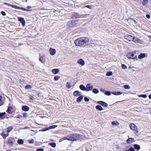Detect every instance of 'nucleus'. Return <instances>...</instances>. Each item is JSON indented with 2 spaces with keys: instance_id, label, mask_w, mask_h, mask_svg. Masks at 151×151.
I'll use <instances>...</instances> for the list:
<instances>
[{
  "instance_id": "a878e982",
  "label": "nucleus",
  "mask_w": 151,
  "mask_h": 151,
  "mask_svg": "<svg viewBox=\"0 0 151 151\" xmlns=\"http://www.w3.org/2000/svg\"><path fill=\"white\" fill-rule=\"evenodd\" d=\"M96 108L97 109L100 111H102L103 109L102 107H101V106L99 105H97L96 106Z\"/></svg>"
},
{
  "instance_id": "9b49d317",
  "label": "nucleus",
  "mask_w": 151,
  "mask_h": 151,
  "mask_svg": "<svg viewBox=\"0 0 151 151\" xmlns=\"http://www.w3.org/2000/svg\"><path fill=\"white\" fill-rule=\"evenodd\" d=\"M12 107L11 106H9L6 111V112L9 114H12L14 111L12 110Z\"/></svg>"
},
{
  "instance_id": "c85d7f7f",
  "label": "nucleus",
  "mask_w": 151,
  "mask_h": 151,
  "mask_svg": "<svg viewBox=\"0 0 151 151\" xmlns=\"http://www.w3.org/2000/svg\"><path fill=\"white\" fill-rule=\"evenodd\" d=\"M0 134L1 136L3 137V139H6V134L4 131H3L2 133H1Z\"/></svg>"
},
{
  "instance_id": "ea45409f",
  "label": "nucleus",
  "mask_w": 151,
  "mask_h": 151,
  "mask_svg": "<svg viewBox=\"0 0 151 151\" xmlns=\"http://www.w3.org/2000/svg\"><path fill=\"white\" fill-rule=\"evenodd\" d=\"M52 72L53 74H57V68L53 69L52 70Z\"/></svg>"
},
{
  "instance_id": "72a5a7b5",
  "label": "nucleus",
  "mask_w": 151,
  "mask_h": 151,
  "mask_svg": "<svg viewBox=\"0 0 151 151\" xmlns=\"http://www.w3.org/2000/svg\"><path fill=\"white\" fill-rule=\"evenodd\" d=\"M111 124L113 125H118L119 123L116 121H113L111 122Z\"/></svg>"
},
{
  "instance_id": "69168bd1",
  "label": "nucleus",
  "mask_w": 151,
  "mask_h": 151,
  "mask_svg": "<svg viewBox=\"0 0 151 151\" xmlns=\"http://www.w3.org/2000/svg\"><path fill=\"white\" fill-rule=\"evenodd\" d=\"M100 91H102V92H104V90H102L101 89H100Z\"/></svg>"
},
{
  "instance_id": "412c9836",
  "label": "nucleus",
  "mask_w": 151,
  "mask_h": 151,
  "mask_svg": "<svg viewBox=\"0 0 151 151\" xmlns=\"http://www.w3.org/2000/svg\"><path fill=\"white\" fill-rule=\"evenodd\" d=\"M72 84V82L70 81L68 82L66 85V87L68 88H69L71 87Z\"/></svg>"
},
{
  "instance_id": "f257e3e1",
  "label": "nucleus",
  "mask_w": 151,
  "mask_h": 151,
  "mask_svg": "<svg viewBox=\"0 0 151 151\" xmlns=\"http://www.w3.org/2000/svg\"><path fill=\"white\" fill-rule=\"evenodd\" d=\"M89 41V38L83 37L76 39L75 41V43L76 46L81 47L85 43L88 42Z\"/></svg>"
},
{
  "instance_id": "7c9ffc66",
  "label": "nucleus",
  "mask_w": 151,
  "mask_h": 151,
  "mask_svg": "<svg viewBox=\"0 0 151 151\" xmlns=\"http://www.w3.org/2000/svg\"><path fill=\"white\" fill-rule=\"evenodd\" d=\"M13 127L12 126L8 127L7 128V133H9L13 129Z\"/></svg>"
},
{
  "instance_id": "39448f33",
  "label": "nucleus",
  "mask_w": 151,
  "mask_h": 151,
  "mask_svg": "<svg viewBox=\"0 0 151 151\" xmlns=\"http://www.w3.org/2000/svg\"><path fill=\"white\" fill-rule=\"evenodd\" d=\"M77 23V21H70L68 22L67 25L69 27H73L75 26Z\"/></svg>"
},
{
  "instance_id": "13d9d810",
  "label": "nucleus",
  "mask_w": 151,
  "mask_h": 151,
  "mask_svg": "<svg viewBox=\"0 0 151 151\" xmlns=\"http://www.w3.org/2000/svg\"><path fill=\"white\" fill-rule=\"evenodd\" d=\"M54 80L55 81H57V76H55L54 77Z\"/></svg>"
},
{
  "instance_id": "a211bd4d",
  "label": "nucleus",
  "mask_w": 151,
  "mask_h": 151,
  "mask_svg": "<svg viewBox=\"0 0 151 151\" xmlns=\"http://www.w3.org/2000/svg\"><path fill=\"white\" fill-rule=\"evenodd\" d=\"M39 60L42 63H44L45 62V57L42 56L39 58Z\"/></svg>"
},
{
  "instance_id": "6ab92c4d",
  "label": "nucleus",
  "mask_w": 151,
  "mask_h": 151,
  "mask_svg": "<svg viewBox=\"0 0 151 151\" xmlns=\"http://www.w3.org/2000/svg\"><path fill=\"white\" fill-rule=\"evenodd\" d=\"M81 94L82 93L81 92L77 91H75L73 92V95L75 96H80Z\"/></svg>"
},
{
  "instance_id": "bf43d9fd",
  "label": "nucleus",
  "mask_w": 151,
  "mask_h": 151,
  "mask_svg": "<svg viewBox=\"0 0 151 151\" xmlns=\"http://www.w3.org/2000/svg\"><path fill=\"white\" fill-rule=\"evenodd\" d=\"M9 133H7L6 134V137L9 136Z\"/></svg>"
},
{
  "instance_id": "2f4dec72",
  "label": "nucleus",
  "mask_w": 151,
  "mask_h": 151,
  "mask_svg": "<svg viewBox=\"0 0 151 151\" xmlns=\"http://www.w3.org/2000/svg\"><path fill=\"white\" fill-rule=\"evenodd\" d=\"M83 96H80L78 97L77 99V101L78 102H80L81 101V100L83 99Z\"/></svg>"
},
{
  "instance_id": "603ef678",
  "label": "nucleus",
  "mask_w": 151,
  "mask_h": 151,
  "mask_svg": "<svg viewBox=\"0 0 151 151\" xmlns=\"http://www.w3.org/2000/svg\"><path fill=\"white\" fill-rule=\"evenodd\" d=\"M84 100L86 102H87L89 100V99L88 98H87L86 97H85L84 98Z\"/></svg>"
},
{
  "instance_id": "f8f14e48",
  "label": "nucleus",
  "mask_w": 151,
  "mask_h": 151,
  "mask_svg": "<svg viewBox=\"0 0 151 151\" xmlns=\"http://www.w3.org/2000/svg\"><path fill=\"white\" fill-rule=\"evenodd\" d=\"M49 52L51 55H53L55 54L56 51L55 49L50 48L49 50Z\"/></svg>"
},
{
  "instance_id": "2eb2a0df",
  "label": "nucleus",
  "mask_w": 151,
  "mask_h": 151,
  "mask_svg": "<svg viewBox=\"0 0 151 151\" xmlns=\"http://www.w3.org/2000/svg\"><path fill=\"white\" fill-rule=\"evenodd\" d=\"M77 63L82 66H83L85 65V62L82 59H80L77 61Z\"/></svg>"
},
{
  "instance_id": "864d4df0",
  "label": "nucleus",
  "mask_w": 151,
  "mask_h": 151,
  "mask_svg": "<svg viewBox=\"0 0 151 151\" xmlns=\"http://www.w3.org/2000/svg\"><path fill=\"white\" fill-rule=\"evenodd\" d=\"M29 98L31 100H34L35 99V98L32 96H30Z\"/></svg>"
},
{
  "instance_id": "3c124183",
  "label": "nucleus",
  "mask_w": 151,
  "mask_h": 151,
  "mask_svg": "<svg viewBox=\"0 0 151 151\" xmlns=\"http://www.w3.org/2000/svg\"><path fill=\"white\" fill-rule=\"evenodd\" d=\"M22 117V115H20L19 114L17 116H16V118L19 119L21 118Z\"/></svg>"
},
{
  "instance_id": "c03bdc74",
  "label": "nucleus",
  "mask_w": 151,
  "mask_h": 151,
  "mask_svg": "<svg viewBox=\"0 0 151 151\" xmlns=\"http://www.w3.org/2000/svg\"><path fill=\"white\" fill-rule=\"evenodd\" d=\"M124 88L125 89H129L130 88V86L127 85H126L124 86Z\"/></svg>"
},
{
  "instance_id": "f03ea898",
  "label": "nucleus",
  "mask_w": 151,
  "mask_h": 151,
  "mask_svg": "<svg viewBox=\"0 0 151 151\" xmlns=\"http://www.w3.org/2000/svg\"><path fill=\"white\" fill-rule=\"evenodd\" d=\"M81 135L79 134H73L69 136H65L62 138L63 140L67 139L71 141H76L80 139Z\"/></svg>"
},
{
  "instance_id": "f704fd0d",
  "label": "nucleus",
  "mask_w": 151,
  "mask_h": 151,
  "mask_svg": "<svg viewBox=\"0 0 151 151\" xmlns=\"http://www.w3.org/2000/svg\"><path fill=\"white\" fill-rule=\"evenodd\" d=\"M92 92L94 93L97 94L99 93V90L96 88H94L92 90Z\"/></svg>"
},
{
  "instance_id": "5fc2aeb1",
  "label": "nucleus",
  "mask_w": 151,
  "mask_h": 151,
  "mask_svg": "<svg viewBox=\"0 0 151 151\" xmlns=\"http://www.w3.org/2000/svg\"><path fill=\"white\" fill-rule=\"evenodd\" d=\"M23 116L24 118H26L27 117V114L26 113H23Z\"/></svg>"
},
{
  "instance_id": "e2e57ef3",
  "label": "nucleus",
  "mask_w": 151,
  "mask_h": 151,
  "mask_svg": "<svg viewBox=\"0 0 151 151\" xmlns=\"http://www.w3.org/2000/svg\"><path fill=\"white\" fill-rule=\"evenodd\" d=\"M149 99H151V94L149 95Z\"/></svg>"
},
{
  "instance_id": "58836bf2",
  "label": "nucleus",
  "mask_w": 151,
  "mask_h": 151,
  "mask_svg": "<svg viewBox=\"0 0 151 151\" xmlns=\"http://www.w3.org/2000/svg\"><path fill=\"white\" fill-rule=\"evenodd\" d=\"M105 94L106 95L110 96L111 94V93L110 91H106L105 92Z\"/></svg>"
},
{
  "instance_id": "4468645a",
  "label": "nucleus",
  "mask_w": 151,
  "mask_h": 151,
  "mask_svg": "<svg viewBox=\"0 0 151 151\" xmlns=\"http://www.w3.org/2000/svg\"><path fill=\"white\" fill-rule=\"evenodd\" d=\"M131 129L133 131L136 130L137 129L136 126L133 123H131L129 125Z\"/></svg>"
},
{
  "instance_id": "cd10ccee",
  "label": "nucleus",
  "mask_w": 151,
  "mask_h": 151,
  "mask_svg": "<svg viewBox=\"0 0 151 151\" xmlns=\"http://www.w3.org/2000/svg\"><path fill=\"white\" fill-rule=\"evenodd\" d=\"M79 88L81 90L84 91H86V87H85L83 85H80L79 86Z\"/></svg>"
},
{
  "instance_id": "aec40b11",
  "label": "nucleus",
  "mask_w": 151,
  "mask_h": 151,
  "mask_svg": "<svg viewBox=\"0 0 151 151\" xmlns=\"http://www.w3.org/2000/svg\"><path fill=\"white\" fill-rule=\"evenodd\" d=\"M145 54L144 53H141L138 56V58L139 59H142L145 57Z\"/></svg>"
},
{
  "instance_id": "7ed1b4c3",
  "label": "nucleus",
  "mask_w": 151,
  "mask_h": 151,
  "mask_svg": "<svg viewBox=\"0 0 151 151\" xmlns=\"http://www.w3.org/2000/svg\"><path fill=\"white\" fill-rule=\"evenodd\" d=\"M8 6L11 7L13 8H14L15 9H21L22 10L26 11V12H31L32 11V9H26L25 8H23V7H20L18 6H17L13 4H10L8 3Z\"/></svg>"
},
{
  "instance_id": "8fccbe9b",
  "label": "nucleus",
  "mask_w": 151,
  "mask_h": 151,
  "mask_svg": "<svg viewBox=\"0 0 151 151\" xmlns=\"http://www.w3.org/2000/svg\"><path fill=\"white\" fill-rule=\"evenodd\" d=\"M1 14L3 16H5L6 15V13L4 11H2L1 12Z\"/></svg>"
},
{
  "instance_id": "49530a36",
  "label": "nucleus",
  "mask_w": 151,
  "mask_h": 151,
  "mask_svg": "<svg viewBox=\"0 0 151 151\" xmlns=\"http://www.w3.org/2000/svg\"><path fill=\"white\" fill-rule=\"evenodd\" d=\"M2 97L1 96H0V106H1L3 104V101L2 100Z\"/></svg>"
},
{
  "instance_id": "4be33fe9",
  "label": "nucleus",
  "mask_w": 151,
  "mask_h": 151,
  "mask_svg": "<svg viewBox=\"0 0 151 151\" xmlns=\"http://www.w3.org/2000/svg\"><path fill=\"white\" fill-rule=\"evenodd\" d=\"M134 138H130L127 140V142L128 143H131L133 142L134 141Z\"/></svg>"
},
{
  "instance_id": "f3484780",
  "label": "nucleus",
  "mask_w": 151,
  "mask_h": 151,
  "mask_svg": "<svg viewBox=\"0 0 151 151\" xmlns=\"http://www.w3.org/2000/svg\"><path fill=\"white\" fill-rule=\"evenodd\" d=\"M6 114L5 112H3L0 113V118L3 119L5 118L6 116L5 115Z\"/></svg>"
},
{
  "instance_id": "4d7b16f0",
  "label": "nucleus",
  "mask_w": 151,
  "mask_h": 151,
  "mask_svg": "<svg viewBox=\"0 0 151 151\" xmlns=\"http://www.w3.org/2000/svg\"><path fill=\"white\" fill-rule=\"evenodd\" d=\"M146 17L147 18L149 19L150 17V16L149 14H147L146 15Z\"/></svg>"
},
{
  "instance_id": "774afa93",
  "label": "nucleus",
  "mask_w": 151,
  "mask_h": 151,
  "mask_svg": "<svg viewBox=\"0 0 151 151\" xmlns=\"http://www.w3.org/2000/svg\"><path fill=\"white\" fill-rule=\"evenodd\" d=\"M138 132V131H137L135 133V134H136L137 135V134Z\"/></svg>"
},
{
  "instance_id": "6e6d98bb",
  "label": "nucleus",
  "mask_w": 151,
  "mask_h": 151,
  "mask_svg": "<svg viewBox=\"0 0 151 151\" xmlns=\"http://www.w3.org/2000/svg\"><path fill=\"white\" fill-rule=\"evenodd\" d=\"M12 110H13L14 112L16 110V108L15 107V106H12Z\"/></svg>"
},
{
  "instance_id": "393cba45",
  "label": "nucleus",
  "mask_w": 151,
  "mask_h": 151,
  "mask_svg": "<svg viewBox=\"0 0 151 151\" xmlns=\"http://www.w3.org/2000/svg\"><path fill=\"white\" fill-rule=\"evenodd\" d=\"M24 141L23 139H19L17 141V142L19 145H22L24 143Z\"/></svg>"
},
{
  "instance_id": "c756f323",
  "label": "nucleus",
  "mask_w": 151,
  "mask_h": 151,
  "mask_svg": "<svg viewBox=\"0 0 151 151\" xmlns=\"http://www.w3.org/2000/svg\"><path fill=\"white\" fill-rule=\"evenodd\" d=\"M32 88V86L30 85L27 84L25 86V88L27 89H30Z\"/></svg>"
},
{
  "instance_id": "0e129e2a",
  "label": "nucleus",
  "mask_w": 151,
  "mask_h": 151,
  "mask_svg": "<svg viewBox=\"0 0 151 151\" xmlns=\"http://www.w3.org/2000/svg\"><path fill=\"white\" fill-rule=\"evenodd\" d=\"M60 77L59 76H57V80L60 78Z\"/></svg>"
},
{
  "instance_id": "ddd939ff",
  "label": "nucleus",
  "mask_w": 151,
  "mask_h": 151,
  "mask_svg": "<svg viewBox=\"0 0 151 151\" xmlns=\"http://www.w3.org/2000/svg\"><path fill=\"white\" fill-rule=\"evenodd\" d=\"M22 110L25 111H27L29 109V108L27 105L22 106Z\"/></svg>"
},
{
  "instance_id": "b1692460",
  "label": "nucleus",
  "mask_w": 151,
  "mask_h": 151,
  "mask_svg": "<svg viewBox=\"0 0 151 151\" xmlns=\"http://www.w3.org/2000/svg\"><path fill=\"white\" fill-rule=\"evenodd\" d=\"M133 146L135 149L139 150L140 148V146L139 145L137 144H135L133 145Z\"/></svg>"
},
{
  "instance_id": "e433bc0d",
  "label": "nucleus",
  "mask_w": 151,
  "mask_h": 151,
  "mask_svg": "<svg viewBox=\"0 0 151 151\" xmlns=\"http://www.w3.org/2000/svg\"><path fill=\"white\" fill-rule=\"evenodd\" d=\"M138 96L139 97H142L144 98H145L147 97V96L146 94L138 95Z\"/></svg>"
},
{
  "instance_id": "423d86ee",
  "label": "nucleus",
  "mask_w": 151,
  "mask_h": 151,
  "mask_svg": "<svg viewBox=\"0 0 151 151\" xmlns=\"http://www.w3.org/2000/svg\"><path fill=\"white\" fill-rule=\"evenodd\" d=\"M14 138L12 137H9L7 140V144H9L10 145L13 146L14 145Z\"/></svg>"
},
{
  "instance_id": "473e14b6",
  "label": "nucleus",
  "mask_w": 151,
  "mask_h": 151,
  "mask_svg": "<svg viewBox=\"0 0 151 151\" xmlns=\"http://www.w3.org/2000/svg\"><path fill=\"white\" fill-rule=\"evenodd\" d=\"M92 5H88L85 6L83 7V8H85L86 7H87L90 9H91L92 8Z\"/></svg>"
},
{
  "instance_id": "37998d69",
  "label": "nucleus",
  "mask_w": 151,
  "mask_h": 151,
  "mask_svg": "<svg viewBox=\"0 0 151 151\" xmlns=\"http://www.w3.org/2000/svg\"><path fill=\"white\" fill-rule=\"evenodd\" d=\"M29 143L30 144H32L34 143V140L33 139H29L28 140Z\"/></svg>"
},
{
  "instance_id": "6e6552de",
  "label": "nucleus",
  "mask_w": 151,
  "mask_h": 151,
  "mask_svg": "<svg viewBox=\"0 0 151 151\" xmlns=\"http://www.w3.org/2000/svg\"><path fill=\"white\" fill-rule=\"evenodd\" d=\"M93 86L91 83H88L86 86V91H91L93 88Z\"/></svg>"
},
{
  "instance_id": "a18cd8bd",
  "label": "nucleus",
  "mask_w": 151,
  "mask_h": 151,
  "mask_svg": "<svg viewBox=\"0 0 151 151\" xmlns=\"http://www.w3.org/2000/svg\"><path fill=\"white\" fill-rule=\"evenodd\" d=\"M74 17H75V18H76L80 17V15L79 14H74Z\"/></svg>"
},
{
  "instance_id": "9d476101",
  "label": "nucleus",
  "mask_w": 151,
  "mask_h": 151,
  "mask_svg": "<svg viewBox=\"0 0 151 151\" xmlns=\"http://www.w3.org/2000/svg\"><path fill=\"white\" fill-rule=\"evenodd\" d=\"M97 103L104 107H107L108 105L107 104L102 101H98Z\"/></svg>"
},
{
  "instance_id": "338daca9",
  "label": "nucleus",
  "mask_w": 151,
  "mask_h": 151,
  "mask_svg": "<svg viewBox=\"0 0 151 151\" xmlns=\"http://www.w3.org/2000/svg\"><path fill=\"white\" fill-rule=\"evenodd\" d=\"M62 141V139H60V140L59 141H60V142H61V141Z\"/></svg>"
},
{
  "instance_id": "de8ad7c7",
  "label": "nucleus",
  "mask_w": 151,
  "mask_h": 151,
  "mask_svg": "<svg viewBox=\"0 0 151 151\" xmlns=\"http://www.w3.org/2000/svg\"><path fill=\"white\" fill-rule=\"evenodd\" d=\"M121 67L123 69H125L127 68V66L124 64H122Z\"/></svg>"
},
{
  "instance_id": "052dcab7",
  "label": "nucleus",
  "mask_w": 151,
  "mask_h": 151,
  "mask_svg": "<svg viewBox=\"0 0 151 151\" xmlns=\"http://www.w3.org/2000/svg\"><path fill=\"white\" fill-rule=\"evenodd\" d=\"M27 8H32V7L30 6H27Z\"/></svg>"
},
{
  "instance_id": "bb28decb",
  "label": "nucleus",
  "mask_w": 151,
  "mask_h": 151,
  "mask_svg": "<svg viewBox=\"0 0 151 151\" xmlns=\"http://www.w3.org/2000/svg\"><path fill=\"white\" fill-rule=\"evenodd\" d=\"M48 145L52 147H55L56 146V143L54 142L49 143Z\"/></svg>"
},
{
  "instance_id": "5701e85b",
  "label": "nucleus",
  "mask_w": 151,
  "mask_h": 151,
  "mask_svg": "<svg viewBox=\"0 0 151 151\" xmlns=\"http://www.w3.org/2000/svg\"><path fill=\"white\" fill-rule=\"evenodd\" d=\"M112 93L113 94L116 95H121L122 93V92L118 91L113 92H112Z\"/></svg>"
},
{
  "instance_id": "09e8293b",
  "label": "nucleus",
  "mask_w": 151,
  "mask_h": 151,
  "mask_svg": "<svg viewBox=\"0 0 151 151\" xmlns=\"http://www.w3.org/2000/svg\"><path fill=\"white\" fill-rule=\"evenodd\" d=\"M44 149L43 148H39L36 150V151H44Z\"/></svg>"
},
{
  "instance_id": "dca6fc26",
  "label": "nucleus",
  "mask_w": 151,
  "mask_h": 151,
  "mask_svg": "<svg viewBox=\"0 0 151 151\" xmlns=\"http://www.w3.org/2000/svg\"><path fill=\"white\" fill-rule=\"evenodd\" d=\"M132 41L134 42H135L141 43L142 41L139 39L137 38V37H133V39H132Z\"/></svg>"
},
{
  "instance_id": "680f3d73",
  "label": "nucleus",
  "mask_w": 151,
  "mask_h": 151,
  "mask_svg": "<svg viewBox=\"0 0 151 151\" xmlns=\"http://www.w3.org/2000/svg\"><path fill=\"white\" fill-rule=\"evenodd\" d=\"M8 3H6V2H4V4L6 5H8Z\"/></svg>"
},
{
  "instance_id": "0eeeda50",
  "label": "nucleus",
  "mask_w": 151,
  "mask_h": 151,
  "mask_svg": "<svg viewBox=\"0 0 151 151\" xmlns=\"http://www.w3.org/2000/svg\"><path fill=\"white\" fill-rule=\"evenodd\" d=\"M18 20L22 24L23 27H24L25 26L26 22L24 18L21 17H18Z\"/></svg>"
},
{
  "instance_id": "79ce46f5",
  "label": "nucleus",
  "mask_w": 151,
  "mask_h": 151,
  "mask_svg": "<svg viewBox=\"0 0 151 151\" xmlns=\"http://www.w3.org/2000/svg\"><path fill=\"white\" fill-rule=\"evenodd\" d=\"M48 130H49V129L48 127L43 128L41 130V131L42 132H45Z\"/></svg>"
},
{
  "instance_id": "20e7f679",
  "label": "nucleus",
  "mask_w": 151,
  "mask_h": 151,
  "mask_svg": "<svg viewBox=\"0 0 151 151\" xmlns=\"http://www.w3.org/2000/svg\"><path fill=\"white\" fill-rule=\"evenodd\" d=\"M138 52L136 51L129 53L127 55V57L129 58H135V57H137V55H135L134 53H137Z\"/></svg>"
},
{
  "instance_id": "1a4fd4ad",
  "label": "nucleus",
  "mask_w": 151,
  "mask_h": 151,
  "mask_svg": "<svg viewBox=\"0 0 151 151\" xmlns=\"http://www.w3.org/2000/svg\"><path fill=\"white\" fill-rule=\"evenodd\" d=\"M124 37L126 40L131 41H132L133 37L130 35H127L125 36Z\"/></svg>"
},
{
  "instance_id": "c9c22d12",
  "label": "nucleus",
  "mask_w": 151,
  "mask_h": 151,
  "mask_svg": "<svg viewBox=\"0 0 151 151\" xmlns=\"http://www.w3.org/2000/svg\"><path fill=\"white\" fill-rule=\"evenodd\" d=\"M57 127V125H52L49 126L48 127L49 130L50 129H53Z\"/></svg>"
},
{
  "instance_id": "a19ab883",
  "label": "nucleus",
  "mask_w": 151,
  "mask_h": 151,
  "mask_svg": "<svg viewBox=\"0 0 151 151\" xmlns=\"http://www.w3.org/2000/svg\"><path fill=\"white\" fill-rule=\"evenodd\" d=\"M148 0H143L142 4L143 5H146L147 3Z\"/></svg>"
},
{
  "instance_id": "4c0bfd02",
  "label": "nucleus",
  "mask_w": 151,
  "mask_h": 151,
  "mask_svg": "<svg viewBox=\"0 0 151 151\" xmlns=\"http://www.w3.org/2000/svg\"><path fill=\"white\" fill-rule=\"evenodd\" d=\"M113 74V73L111 71H109L107 73L106 75L107 76H110Z\"/></svg>"
}]
</instances>
